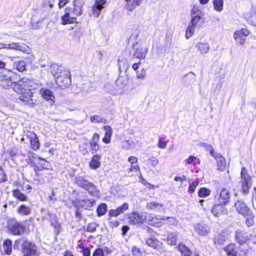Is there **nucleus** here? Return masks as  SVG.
<instances>
[{
  "label": "nucleus",
  "instance_id": "nucleus-1",
  "mask_svg": "<svg viewBox=\"0 0 256 256\" xmlns=\"http://www.w3.org/2000/svg\"><path fill=\"white\" fill-rule=\"evenodd\" d=\"M74 182L78 186L86 190L92 196H96L99 194V191L96 189L95 185L84 176L79 175L76 176Z\"/></svg>",
  "mask_w": 256,
  "mask_h": 256
},
{
  "label": "nucleus",
  "instance_id": "nucleus-2",
  "mask_svg": "<svg viewBox=\"0 0 256 256\" xmlns=\"http://www.w3.org/2000/svg\"><path fill=\"white\" fill-rule=\"evenodd\" d=\"M7 228L10 232L16 236L22 234L26 230L25 226L23 224L13 218L8 220Z\"/></svg>",
  "mask_w": 256,
  "mask_h": 256
},
{
  "label": "nucleus",
  "instance_id": "nucleus-3",
  "mask_svg": "<svg viewBox=\"0 0 256 256\" xmlns=\"http://www.w3.org/2000/svg\"><path fill=\"white\" fill-rule=\"evenodd\" d=\"M54 78L56 84L62 88H67L71 84L70 73L68 70L60 72V74Z\"/></svg>",
  "mask_w": 256,
  "mask_h": 256
},
{
  "label": "nucleus",
  "instance_id": "nucleus-4",
  "mask_svg": "<svg viewBox=\"0 0 256 256\" xmlns=\"http://www.w3.org/2000/svg\"><path fill=\"white\" fill-rule=\"evenodd\" d=\"M240 184L242 185V192L247 194L249 192V190L252 186V179L248 174V170L245 167L242 168L240 172Z\"/></svg>",
  "mask_w": 256,
  "mask_h": 256
},
{
  "label": "nucleus",
  "instance_id": "nucleus-5",
  "mask_svg": "<svg viewBox=\"0 0 256 256\" xmlns=\"http://www.w3.org/2000/svg\"><path fill=\"white\" fill-rule=\"evenodd\" d=\"M190 24L196 27L200 22L203 23L204 14L198 6H194L192 10Z\"/></svg>",
  "mask_w": 256,
  "mask_h": 256
},
{
  "label": "nucleus",
  "instance_id": "nucleus-6",
  "mask_svg": "<svg viewBox=\"0 0 256 256\" xmlns=\"http://www.w3.org/2000/svg\"><path fill=\"white\" fill-rule=\"evenodd\" d=\"M230 199V192L225 188H222L220 192L214 196L216 202H220L224 205H227Z\"/></svg>",
  "mask_w": 256,
  "mask_h": 256
},
{
  "label": "nucleus",
  "instance_id": "nucleus-7",
  "mask_svg": "<svg viewBox=\"0 0 256 256\" xmlns=\"http://www.w3.org/2000/svg\"><path fill=\"white\" fill-rule=\"evenodd\" d=\"M12 70H4L3 74H1L0 76L2 78V79L0 80V85L6 88L10 87L12 88Z\"/></svg>",
  "mask_w": 256,
  "mask_h": 256
},
{
  "label": "nucleus",
  "instance_id": "nucleus-8",
  "mask_svg": "<svg viewBox=\"0 0 256 256\" xmlns=\"http://www.w3.org/2000/svg\"><path fill=\"white\" fill-rule=\"evenodd\" d=\"M133 58L138 59L144 58L148 52V48L143 45L136 42L133 44Z\"/></svg>",
  "mask_w": 256,
  "mask_h": 256
},
{
  "label": "nucleus",
  "instance_id": "nucleus-9",
  "mask_svg": "<svg viewBox=\"0 0 256 256\" xmlns=\"http://www.w3.org/2000/svg\"><path fill=\"white\" fill-rule=\"evenodd\" d=\"M24 256H35L36 254V246L28 241L25 240L22 245Z\"/></svg>",
  "mask_w": 256,
  "mask_h": 256
},
{
  "label": "nucleus",
  "instance_id": "nucleus-10",
  "mask_svg": "<svg viewBox=\"0 0 256 256\" xmlns=\"http://www.w3.org/2000/svg\"><path fill=\"white\" fill-rule=\"evenodd\" d=\"M250 34L249 31L246 28H242L240 30L236 31L234 34V38L236 42L243 45L246 40V36Z\"/></svg>",
  "mask_w": 256,
  "mask_h": 256
},
{
  "label": "nucleus",
  "instance_id": "nucleus-11",
  "mask_svg": "<svg viewBox=\"0 0 256 256\" xmlns=\"http://www.w3.org/2000/svg\"><path fill=\"white\" fill-rule=\"evenodd\" d=\"M70 7H67L64 10V14L62 17V24L66 25L75 22L76 17L70 12Z\"/></svg>",
  "mask_w": 256,
  "mask_h": 256
},
{
  "label": "nucleus",
  "instance_id": "nucleus-12",
  "mask_svg": "<svg viewBox=\"0 0 256 256\" xmlns=\"http://www.w3.org/2000/svg\"><path fill=\"white\" fill-rule=\"evenodd\" d=\"M248 236V234L244 230L237 229L235 232L234 239L240 245L247 242Z\"/></svg>",
  "mask_w": 256,
  "mask_h": 256
},
{
  "label": "nucleus",
  "instance_id": "nucleus-13",
  "mask_svg": "<svg viewBox=\"0 0 256 256\" xmlns=\"http://www.w3.org/2000/svg\"><path fill=\"white\" fill-rule=\"evenodd\" d=\"M130 224H136L144 222L146 220V214L142 212H134L128 216Z\"/></svg>",
  "mask_w": 256,
  "mask_h": 256
},
{
  "label": "nucleus",
  "instance_id": "nucleus-14",
  "mask_svg": "<svg viewBox=\"0 0 256 256\" xmlns=\"http://www.w3.org/2000/svg\"><path fill=\"white\" fill-rule=\"evenodd\" d=\"M84 0H74L73 2L72 8L70 7V12L76 17L82 14Z\"/></svg>",
  "mask_w": 256,
  "mask_h": 256
},
{
  "label": "nucleus",
  "instance_id": "nucleus-15",
  "mask_svg": "<svg viewBox=\"0 0 256 256\" xmlns=\"http://www.w3.org/2000/svg\"><path fill=\"white\" fill-rule=\"evenodd\" d=\"M234 206L236 212L242 216L248 214V212L251 210L246 204L242 200H237L234 204Z\"/></svg>",
  "mask_w": 256,
  "mask_h": 256
},
{
  "label": "nucleus",
  "instance_id": "nucleus-16",
  "mask_svg": "<svg viewBox=\"0 0 256 256\" xmlns=\"http://www.w3.org/2000/svg\"><path fill=\"white\" fill-rule=\"evenodd\" d=\"M26 79L22 78L18 82H12V88L18 93L22 94L27 90Z\"/></svg>",
  "mask_w": 256,
  "mask_h": 256
},
{
  "label": "nucleus",
  "instance_id": "nucleus-17",
  "mask_svg": "<svg viewBox=\"0 0 256 256\" xmlns=\"http://www.w3.org/2000/svg\"><path fill=\"white\" fill-rule=\"evenodd\" d=\"M129 205L124 202L122 205L118 207L116 210H110L108 212V215L111 217H116L120 214L124 213L128 209Z\"/></svg>",
  "mask_w": 256,
  "mask_h": 256
},
{
  "label": "nucleus",
  "instance_id": "nucleus-18",
  "mask_svg": "<svg viewBox=\"0 0 256 256\" xmlns=\"http://www.w3.org/2000/svg\"><path fill=\"white\" fill-rule=\"evenodd\" d=\"M25 136L30 139L31 148L36 150L40 148V142L38 137L34 133L29 132L26 134Z\"/></svg>",
  "mask_w": 256,
  "mask_h": 256
},
{
  "label": "nucleus",
  "instance_id": "nucleus-19",
  "mask_svg": "<svg viewBox=\"0 0 256 256\" xmlns=\"http://www.w3.org/2000/svg\"><path fill=\"white\" fill-rule=\"evenodd\" d=\"M40 94L44 99L47 101H50L52 104L54 102V96L50 90L44 88H40Z\"/></svg>",
  "mask_w": 256,
  "mask_h": 256
},
{
  "label": "nucleus",
  "instance_id": "nucleus-20",
  "mask_svg": "<svg viewBox=\"0 0 256 256\" xmlns=\"http://www.w3.org/2000/svg\"><path fill=\"white\" fill-rule=\"evenodd\" d=\"M224 205L220 202H216L212 209V213L216 216L218 217L220 214H224L226 208Z\"/></svg>",
  "mask_w": 256,
  "mask_h": 256
},
{
  "label": "nucleus",
  "instance_id": "nucleus-21",
  "mask_svg": "<svg viewBox=\"0 0 256 256\" xmlns=\"http://www.w3.org/2000/svg\"><path fill=\"white\" fill-rule=\"evenodd\" d=\"M23 46L20 43L12 42L11 44H0V50L2 49H12L15 50H23Z\"/></svg>",
  "mask_w": 256,
  "mask_h": 256
},
{
  "label": "nucleus",
  "instance_id": "nucleus-22",
  "mask_svg": "<svg viewBox=\"0 0 256 256\" xmlns=\"http://www.w3.org/2000/svg\"><path fill=\"white\" fill-rule=\"evenodd\" d=\"M101 158L102 156L98 154H96L92 157L90 162V167L91 169L96 170L100 167Z\"/></svg>",
  "mask_w": 256,
  "mask_h": 256
},
{
  "label": "nucleus",
  "instance_id": "nucleus-23",
  "mask_svg": "<svg viewBox=\"0 0 256 256\" xmlns=\"http://www.w3.org/2000/svg\"><path fill=\"white\" fill-rule=\"evenodd\" d=\"M224 251L228 256H241L238 252V247L235 244H231L228 245L224 248Z\"/></svg>",
  "mask_w": 256,
  "mask_h": 256
},
{
  "label": "nucleus",
  "instance_id": "nucleus-24",
  "mask_svg": "<svg viewBox=\"0 0 256 256\" xmlns=\"http://www.w3.org/2000/svg\"><path fill=\"white\" fill-rule=\"evenodd\" d=\"M26 84L27 85L26 88L28 90H35L38 89H40L42 88V84H40L38 81L36 80H28L26 79Z\"/></svg>",
  "mask_w": 256,
  "mask_h": 256
},
{
  "label": "nucleus",
  "instance_id": "nucleus-25",
  "mask_svg": "<svg viewBox=\"0 0 256 256\" xmlns=\"http://www.w3.org/2000/svg\"><path fill=\"white\" fill-rule=\"evenodd\" d=\"M194 231L200 236H204L209 232V230L205 226L198 224L194 226Z\"/></svg>",
  "mask_w": 256,
  "mask_h": 256
},
{
  "label": "nucleus",
  "instance_id": "nucleus-26",
  "mask_svg": "<svg viewBox=\"0 0 256 256\" xmlns=\"http://www.w3.org/2000/svg\"><path fill=\"white\" fill-rule=\"evenodd\" d=\"M196 80V75L192 72H188L182 78V80L186 86L192 84Z\"/></svg>",
  "mask_w": 256,
  "mask_h": 256
},
{
  "label": "nucleus",
  "instance_id": "nucleus-27",
  "mask_svg": "<svg viewBox=\"0 0 256 256\" xmlns=\"http://www.w3.org/2000/svg\"><path fill=\"white\" fill-rule=\"evenodd\" d=\"M105 130L104 136L102 138L103 142L105 144H109L111 140V136L112 134V130L109 126H106L104 127Z\"/></svg>",
  "mask_w": 256,
  "mask_h": 256
},
{
  "label": "nucleus",
  "instance_id": "nucleus-28",
  "mask_svg": "<svg viewBox=\"0 0 256 256\" xmlns=\"http://www.w3.org/2000/svg\"><path fill=\"white\" fill-rule=\"evenodd\" d=\"M215 159L217 162L218 170L223 171L226 167V162L225 158L220 154H216Z\"/></svg>",
  "mask_w": 256,
  "mask_h": 256
},
{
  "label": "nucleus",
  "instance_id": "nucleus-29",
  "mask_svg": "<svg viewBox=\"0 0 256 256\" xmlns=\"http://www.w3.org/2000/svg\"><path fill=\"white\" fill-rule=\"evenodd\" d=\"M32 208L24 204H21L17 208V212L20 216H28L31 214Z\"/></svg>",
  "mask_w": 256,
  "mask_h": 256
},
{
  "label": "nucleus",
  "instance_id": "nucleus-30",
  "mask_svg": "<svg viewBox=\"0 0 256 256\" xmlns=\"http://www.w3.org/2000/svg\"><path fill=\"white\" fill-rule=\"evenodd\" d=\"M126 8L129 11L133 10L137 6H139L142 0H126Z\"/></svg>",
  "mask_w": 256,
  "mask_h": 256
},
{
  "label": "nucleus",
  "instance_id": "nucleus-31",
  "mask_svg": "<svg viewBox=\"0 0 256 256\" xmlns=\"http://www.w3.org/2000/svg\"><path fill=\"white\" fill-rule=\"evenodd\" d=\"M95 203L96 200H94L84 199L79 201L80 205L86 210L90 209L92 207Z\"/></svg>",
  "mask_w": 256,
  "mask_h": 256
},
{
  "label": "nucleus",
  "instance_id": "nucleus-32",
  "mask_svg": "<svg viewBox=\"0 0 256 256\" xmlns=\"http://www.w3.org/2000/svg\"><path fill=\"white\" fill-rule=\"evenodd\" d=\"M178 232H174L168 234L167 236L168 244L174 246L176 244L178 238Z\"/></svg>",
  "mask_w": 256,
  "mask_h": 256
},
{
  "label": "nucleus",
  "instance_id": "nucleus-33",
  "mask_svg": "<svg viewBox=\"0 0 256 256\" xmlns=\"http://www.w3.org/2000/svg\"><path fill=\"white\" fill-rule=\"evenodd\" d=\"M196 47L202 54H206L210 50L209 44L206 42H198L196 44Z\"/></svg>",
  "mask_w": 256,
  "mask_h": 256
},
{
  "label": "nucleus",
  "instance_id": "nucleus-34",
  "mask_svg": "<svg viewBox=\"0 0 256 256\" xmlns=\"http://www.w3.org/2000/svg\"><path fill=\"white\" fill-rule=\"evenodd\" d=\"M163 206V204L156 202H152L147 204L146 208L148 210L155 212H160Z\"/></svg>",
  "mask_w": 256,
  "mask_h": 256
},
{
  "label": "nucleus",
  "instance_id": "nucleus-35",
  "mask_svg": "<svg viewBox=\"0 0 256 256\" xmlns=\"http://www.w3.org/2000/svg\"><path fill=\"white\" fill-rule=\"evenodd\" d=\"M52 74L54 76V78L58 75L60 74V72L64 71L66 70L61 66H58L56 64H52L50 66Z\"/></svg>",
  "mask_w": 256,
  "mask_h": 256
},
{
  "label": "nucleus",
  "instance_id": "nucleus-36",
  "mask_svg": "<svg viewBox=\"0 0 256 256\" xmlns=\"http://www.w3.org/2000/svg\"><path fill=\"white\" fill-rule=\"evenodd\" d=\"M177 248L178 250L180 252L182 256H190L192 254L190 250L184 244H179Z\"/></svg>",
  "mask_w": 256,
  "mask_h": 256
},
{
  "label": "nucleus",
  "instance_id": "nucleus-37",
  "mask_svg": "<svg viewBox=\"0 0 256 256\" xmlns=\"http://www.w3.org/2000/svg\"><path fill=\"white\" fill-rule=\"evenodd\" d=\"M4 252L6 254L10 255L12 252V241L6 239L3 242Z\"/></svg>",
  "mask_w": 256,
  "mask_h": 256
},
{
  "label": "nucleus",
  "instance_id": "nucleus-38",
  "mask_svg": "<svg viewBox=\"0 0 256 256\" xmlns=\"http://www.w3.org/2000/svg\"><path fill=\"white\" fill-rule=\"evenodd\" d=\"M12 195L14 198L22 202L26 201L28 199V197L18 189L12 190Z\"/></svg>",
  "mask_w": 256,
  "mask_h": 256
},
{
  "label": "nucleus",
  "instance_id": "nucleus-39",
  "mask_svg": "<svg viewBox=\"0 0 256 256\" xmlns=\"http://www.w3.org/2000/svg\"><path fill=\"white\" fill-rule=\"evenodd\" d=\"M107 208L106 204L101 203L96 209L98 216L100 217L104 215L107 211Z\"/></svg>",
  "mask_w": 256,
  "mask_h": 256
},
{
  "label": "nucleus",
  "instance_id": "nucleus-40",
  "mask_svg": "<svg viewBox=\"0 0 256 256\" xmlns=\"http://www.w3.org/2000/svg\"><path fill=\"white\" fill-rule=\"evenodd\" d=\"M213 6L214 10L218 12H220L223 10L224 0H213Z\"/></svg>",
  "mask_w": 256,
  "mask_h": 256
},
{
  "label": "nucleus",
  "instance_id": "nucleus-41",
  "mask_svg": "<svg viewBox=\"0 0 256 256\" xmlns=\"http://www.w3.org/2000/svg\"><path fill=\"white\" fill-rule=\"evenodd\" d=\"M246 218V223L248 226H251L254 224V216L252 210L248 212V214L243 216Z\"/></svg>",
  "mask_w": 256,
  "mask_h": 256
},
{
  "label": "nucleus",
  "instance_id": "nucleus-42",
  "mask_svg": "<svg viewBox=\"0 0 256 256\" xmlns=\"http://www.w3.org/2000/svg\"><path fill=\"white\" fill-rule=\"evenodd\" d=\"M14 66L18 71L22 72L26 69V62L24 60L16 62L14 63Z\"/></svg>",
  "mask_w": 256,
  "mask_h": 256
},
{
  "label": "nucleus",
  "instance_id": "nucleus-43",
  "mask_svg": "<svg viewBox=\"0 0 256 256\" xmlns=\"http://www.w3.org/2000/svg\"><path fill=\"white\" fill-rule=\"evenodd\" d=\"M146 244L150 246L155 249L158 248L159 246V241L154 238H150L146 240Z\"/></svg>",
  "mask_w": 256,
  "mask_h": 256
},
{
  "label": "nucleus",
  "instance_id": "nucleus-44",
  "mask_svg": "<svg viewBox=\"0 0 256 256\" xmlns=\"http://www.w3.org/2000/svg\"><path fill=\"white\" fill-rule=\"evenodd\" d=\"M210 190L206 188H202L198 191V196L200 198H206L210 194Z\"/></svg>",
  "mask_w": 256,
  "mask_h": 256
},
{
  "label": "nucleus",
  "instance_id": "nucleus-45",
  "mask_svg": "<svg viewBox=\"0 0 256 256\" xmlns=\"http://www.w3.org/2000/svg\"><path fill=\"white\" fill-rule=\"evenodd\" d=\"M196 28L195 26H192L190 24L188 26L186 30L185 35V37L186 39L190 38L194 34Z\"/></svg>",
  "mask_w": 256,
  "mask_h": 256
},
{
  "label": "nucleus",
  "instance_id": "nucleus-46",
  "mask_svg": "<svg viewBox=\"0 0 256 256\" xmlns=\"http://www.w3.org/2000/svg\"><path fill=\"white\" fill-rule=\"evenodd\" d=\"M54 2L55 0H42V6L46 10L52 9Z\"/></svg>",
  "mask_w": 256,
  "mask_h": 256
},
{
  "label": "nucleus",
  "instance_id": "nucleus-47",
  "mask_svg": "<svg viewBox=\"0 0 256 256\" xmlns=\"http://www.w3.org/2000/svg\"><path fill=\"white\" fill-rule=\"evenodd\" d=\"M226 240V236L222 234H218L214 240V242L216 245H222Z\"/></svg>",
  "mask_w": 256,
  "mask_h": 256
},
{
  "label": "nucleus",
  "instance_id": "nucleus-48",
  "mask_svg": "<svg viewBox=\"0 0 256 256\" xmlns=\"http://www.w3.org/2000/svg\"><path fill=\"white\" fill-rule=\"evenodd\" d=\"M148 220L150 224L156 227H158L162 224V222L161 221H160V219L155 217L149 216Z\"/></svg>",
  "mask_w": 256,
  "mask_h": 256
},
{
  "label": "nucleus",
  "instance_id": "nucleus-49",
  "mask_svg": "<svg viewBox=\"0 0 256 256\" xmlns=\"http://www.w3.org/2000/svg\"><path fill=\"white\" fill-rule=\"evenodd\" d=\"M39 159V164L40 165V168H42V170H49L51 166L49 162L40 158Z\"/></svg>",
  "mask_w": 256,
  "mask_h": 256
},
{
  "label": "nucleus",
  "instance_id": "nucleus-50",
  "mask_svg": "<svg viewBox=\"0 0 256 256\" xmlns=\"http://www.w3.org/2000/svg\"><path fill=\"white\" fill-rule=\"evenodd\" d=\"M199 184V182L197 180H195L193 181L192 183L190 184L188 188V192L190 194H192L195 191V190L196 186H198Z\"/></svg>",
  "mask_w": 256,
  "mask_h": 256
},
{
  "label": "nucleus",
  "instance_id": "nucleus-51",
  "mask_svg": "<svg viewBox=\"0 0 256 256\" xmlns=\"http://www.w3.org/2000/svg\"><path fill=\"white\" fill-rule=\"evenodd\" d=\"M248 22L253 26H256V12H253L248 19Z\"/></svg>",
  "mask_w": 256,
  "mask_h": 256
},
{
  "label": "nucleus",
  "instance_id": "nucleus-52",
  "mask_svg": "<svg viewBox=\"0 0 256 256\" xmlns=\"http://www.w3.org/2000/svg\"><path fill=\"white\" fill-rule=\"evenodd\" d=\"M90 121L92 122L100 123L103 122L104 120H106L104 118H102L99 116L94 115L92 116L90 118Z\"/></svg>",
  "mask_w": 256,
  "mask_h": 256
},
{
  "label": "nucleus",
  "instance_id": "nucleus-53",
  "mask_svg": "<svg viewBox=\"0 0 256 256\" xmlns=\"http://www.w3.org/2000/svg\"><path fill=\"white\" fill-rule=\"evenodd\" d=\"M7 180V176L5 174L2 167L0 166V183L4 182Z\"/></svg>",
  "mask_w": 256,
  "mask_h": 256
},
{
  "label": "nucleus",
  "instance_id": "nucleus-54",
  "mask_svg": "<svg viewBox=\"0 0 256 256\" xmlns=\"http://www.w3.org/2000/svg\"><path fill=\"white\" fill-rule=\"evenodd\" d=\"M106 3V0H96L94 5L102 10L104 8Z\"/></svg>",
  "mask_w": 256,
  "mask_h": 256
},
{
  "label": "nucleus",
  "instance_id": "nucleus-55",
  "mask_svg": "<svg viewBox=\"0 0 256 256\" xmlns=\"http://www.w3.org/2000/svg\"><path fill=\"white\" fill-rule=\"evenodd\" d=\"M90 146L92 154L96 152L100 148V146L98 142H90Z\"/></svg>",
  "mask_w": 256,
  "mask_h": 256
},
{
  "label": "nucleus",
  "instance_id": "nucleus-56",
  "mask_svg": "<svg viewBox=\"0 0 256 256\" xmlns=\"http://www.w3.org/2000/svg\"><path fill=\"white\" fill-rule=\"evenodd\" d=\"M96 230V224L95 223L90 224L86 228V231L90 232H94Z\"/></svg>",
  "mask_w": 256,
  "mask_h": 256
},
{
  "label": "nucleus",
  "instance_id": "nucleus-57",
  "mask_svg": "<svg viewBox=\"0 0 256 256\" xmlns=\"http://www.w3.org/2000/svg\"><path fill=\"white\" fill-rule=\"evenodd\" d=\"M146 70L142 68L140 72H137V78L139 79H144L146 76Z\"/></svg>",
  "mask_w": 256,
  "mask_h": 256
},
{
  "label": "nucleus",
  "instance_id": "nucleus-58",
  "mask_svg": "<svg viewBox=\"0 0 256 256\" xmlns=\"http://www.w3.org/2000/svg\"><path fill=\"white\" fill-rule=\"evenodd\" d=\"M161 220H167L168 221V224H175L176 223V219L174 217H166L162 218H160Z\"/></svg>",
  "mask_w": 256,
  "mask_h": 256
},
{
  "label": "nucleus",
  "instance_id": "nucleus-59",
  "mask_svg": "<svg viewBox=\"0 0 256 256\" xmlns=\"http://www.w3.org/2000/svg\"><path fill=\"white\" fill-rule=\"evenodd\" d=\"M92 256H104V250L100 248H96Z\"/></svg>",
  "mask_w": 256,
  "mask_h": 256
},
{
  "label": "nucleus",
  "instance_id": "nucleus-60",
  "mask_svg": "<svg viewBox=\"0 0 256 256\" xmlns=\"http://www.w3.org/2000/svg\"><path fill=\"white\" fill-rule=\"evenodd\" d=\"M168 142L164 141L162 138H160L158 143V146L160 148H165Z\"/></svg>",
  "mask_w": 256,
  "mask_h": 256
},
{
  "label": "nucleus",
  "instance_id": "nucleus-61",
  "mask_svg": "<svg viewBox=\"0 0 256 256\" xmlns=\"http://www.w3.org/2000/svg\"><path fill=\"white\" fill-rule=\"evenodd\" d=\"M102 9L94 5L92 8V12L96 16L98 17L100 14Z\"/></svg>",
  "mask_w": 256,
  "mask_h": 256
},
{
  "label": "nucleus",
  "instance_id": "nucleus-62",
  "mask_svg": "<svg viewBox=\"0 0 256 256\" xmlns=\"http://www.w3.org/2000/svg\"><path fill=\"white\" fill-rule=\"evenodd\" d=\"M249 244H256V235L248 234V242Z\"/></svg>",
  "mask_w": 256,
  "mask_h": 256
},
{
  "label": "nucleus",
  "instance_id": "nucleus-63",
  "mask_svg": "<svg viewBox=\"0 0 256 256\" xmlns=\"http://www.w3.org/2000/svg\"><path fill=\"white\" fill-rule=\"evenodd\" d=\"M132 253L134 256H140L141 255V251L139 248L134 246L132 250Z\"/></svg>",
  "mask_w": 256,
  "mask_h": 256
},
{
  "label": "nucleus",
  "instance_id": "nucleus-64",
  "mask_svg": "<svg viewBox=\"0 0 256 256\" xmlns=\"http://www.w3.org/2000/svg\"><path fill=\"white\" fill-rule=\"evenodd\" d=\"M196 157L193 156H190L187 159L184 160V162L186 164H191L196 160Z\"/></svg>",
  "mask_w": 256,
  "mask_h": 256
}]
</instances>
